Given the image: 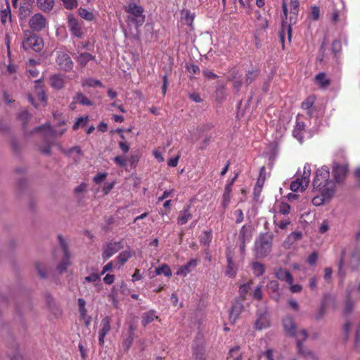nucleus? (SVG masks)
<instances>
[{
	"mask_svg": "<svg viewBox=\"0 0 360 360\" xmlns=\"http://www.w3.org/2000/svg\"><path fill=\"white\" fill-rule=\"evenodd\" d=\"M313 188L321 193L322 195L328 198H332L335 193V182L330 179L329 167L322 166L316 171V175L313 181Z\"/></svg>",
	"mask_w": 360,
	"mask_h": 360,
	"instance_id": "1",
	"label": "nucleus"
},
{
	"mask_svg": "<svg viewBox=\"0 0 360 360\" xmlns=\"http://www.w3.org/2000/svg\"><path fill=\"white\" fill-rule=\"evenodd\" d=\"M331 169L335 184L344 183L349 172V162L343 153L340 154V158L336 155L333 160Z\"/></svg>",
	"mask_w": 360,
	"mask_h": 360,
	"instance_id": "2",
	"label": "nucleus"
},
{
	"mask_svg": "<svg viewBox=\"0 0 360 360\" xmlns=\"http://www.w3.org/2000/svg\"><path fill=\"white\" fill-rule=\"evenodd\" d=\"M274 234L270 232L261 233L255 242V255L257 259L266 257L272 250Z\"/></svg>",
	"mask_w": 360,
	"mask_h": 360,
	"instance_id": "3",
	"label": "nucleus"
},
{
	"mask_svg": "<svg viewBox=\"0 0 360 360\" xmlns=\"http://www.w3.org/2000/svg\"><path fill=\"white\" fill-rule=\"evenodd\" d=\"M124 10L127 13V22L128 24L133 23L138 28L144 23V9L141 6L131 1L124 7Z\"/></svg>",
	"mask_w": 360,
	"mask_h": 360,
	"instance_id": "4",
	"label": "nucleus"
},
{
	"mask_svg": "<svg viewBox=\"0 0 360 360\" xmlns=\"http://www.w3.org/2000/svg\"><path fill=\"white\" fill-rule=\"evenodd\" d=\"M22 46L26 51L31 49L38 52L43 49L44 42L40 37L27 30L24 32Z\"/></svg>",
	"mask_w": 360,
	"mask_h": 360,
	"instance_id": "5",
	"label": "nucleus"
},
{
	"mask_svg": "<svg viewBox=\"0 0 360 360\" xmlns=\"http://www.w3.org/2000/svg\"><path fill=\"white\" fill-rule=\"evenodd\" d=\"M60 245L63 252V257L62 261L57 266V270L60 274L65 272L67 270L68 266L70 264V254L68 250V246L65 240L63 239L62 236H58Z\"/></svg>",
	"mask_w": 360,
	"mask_h": 360,
	"instance_id": "6",
	"label": "nucleus"
},
{
	"mask_svg": "<svg viewBox=\"0 0 360 360\" xmlns=\"http://www.w3.org/2000/svg\"><path fill=\"white\" fill-rule=\"evenodd\" d=\"M46 25V19L41 13L34 14L29 20V26L34 31L39 32L45 28Z\"/></svg>",
	"mask_w": 360,
	"mask_h": 360,
	"instance_id": "7",
	"label": "nucleus"
},
{
	"mask_svg": "<svg viewBox=\"0 0 360 360\" xmlns=\"http://www.w3.org/2000/svg\"><path fill=\"white\" fill-rule=\"evenodd\" d=\"M252 238V227L251 226L244 225L240 229L238 240L240 242V250L241 252L245 251V243L250 242Z\"/></svg>",
	"mask_w": 360,
	"mask_h": 360,
	"instance_id": "8",
	"label": "nucleus"
},
{
	"mask_svg": "<svg viewBox=\"0 0 360 360\" xmlns=\"http://www.w3.org/2000/svg\"><path fill=\"white\" fill-rule=\"evenodd\" d=\"M244 309L243 302L242 300H236L230 310H229V322L231 324L233 325L236 323V320L239 318L241 312Z\"/></svg>",
	"mask_w": 360,
	"mask_h": 360,
	"instance_id": "9",
	"label": "nucleus"
},
{
	"mask_svg": "<svg viewBox=\"0 0 360 360\" xmlns=\"http://www.w3.org/2000/svg\"><path fill=\"white\" fill-rule=\"evenodd\" d=\"M68 27L72 35L77 38H82L83 36L82 25L79 20L73 16L68 17Z\"/></svg>",
	"mask_w": 360,
	"mask_h": 360,
	"instance_id": "10",
	"label": "nucleus"
},
{
	"mask_svg": "<svg viewBox=\"0 0 360 360\" xmlns=\"http://www.w3.org/2000/svg\"><path fill=\"white\" fill-rule=\"evenodd\" d=\"M101 329L98 331V343L103 345L106 335L111 330V319L110 316L104 317L101 322Z\"/></svg>",
	"mask_w": 360,
	"mask_h": 360,
	"instance_id": "11",
	"label": "nucleus"
},
{
	"mask_svg": "<svg viewBox=\"0 0 360 360\" xmlns=\"http://www.w3.org/2000/svg\"><path fill=\"white\" fill-rule=\"evenodd\" d=\"M56 63L60 69L68 71L73 67V63L68 53L60 52L58 53Z\"/></svg>",
	"mask_w": 360,
	"mask_h": 360,
	"instance_id": "12",
	"label": "nucleus"
},
{
	"mask_svg": "<svg viewBox=\"0 0 360 360\" xmlns=\"http://www.w3.org/2000/svg\"><path fill=\"white\" fill-rule=\"evenodd\" d=\"M283 325L286 334L290 337L297 335V326L291 316H286L283 319Z\"/></svg>",
	"mask_w": 360,
	"mask_h": 360,
	"instance_id": "13",
	"label": "nucleus"
},
{
	"mask_svg": "<svg viewBox=\"0 0 360 360\" xmlns=\"http://www.w3.org/2000/svg\"><path fill=\"white\" fill-rule=\"evenodd\" d=\"M122 248L121 242L108 243L104 248L102 257L108 259Z\"/></svg>",
	"mask_w": 360,
	"mask_h": 360,
	"instance_id": "14",
	"label": "nucleus"
},
{
	"mask_svg": "<svg viewBox=\"0 0 360 360\" xmlns=\"http://www.w3.org/2000/svg\"><path fill=\"white\" fill-rule=\"evenodd\" d=\"M267 290L271 296V297L278 302L281 299V293L279 289V283L277 281L273 280L268 282L266 285Z\"/></svg>",
	"mask_w": 360,
	"mask_h": 360,
	"instance_id": "15",
	"label": "nucleus"
},
{
	"mask_svg": "<svg viewBox=\"0 0 360 360\" xmlns=\"http://www.w3.org/2000/svg\"><path fill=\"white\" fill-rule=\"evenodd\" d=\"M270 326L269 318L266 311L257 313V319L255 321V328L257 330H262Z\"/></svg>",
	"mask_w": 360,
	"mask_h": 360,
	"instance_id": "16",
	"label": "nucleus"
},
{
	"mask_svg": "<svg viewBox=\"0 0 360 360\" xmlns=\"http://www.w3.org/2000/svg\"><path fill=\"white\" fill-rule=\"evenodd\" d=\"M292 30L291 25H288L287 22H285V20H283L282 23H281V30L278 32V37H279L280 41L282 44L283 49H284V48H285V34H288V40H289V41H290L291 38H292Z\"/></svg>",
	"mask_w": 360,
	"mask_h": 360,
	"instance_id": "17",
	"label": "nucleus"
},
{
	"mask_svg": "<svg viewBox=\"0 0 360 360\" xmlns=\"http://www.w3.org/2000/svg\"><path fill=\"white\" fill-rule=\"evenodd\" d=\"M309 181L308 176H302L301 179L297 178L291 182L290 188L293 192H297L299 190L303 191L307 187Z\"/></svg>",
	"mask_w": 360,
	"mask_h": 360,
	"instance_id": "18",
	"label": "nucleus"
},
{
	"mask_svg": "<svg viewBox=\"0 0 360 360\" xmlns=\"http://www.w3.org/2000/svg\"><path fill=\"white\" fill-rule=\"evenodd\" d=\"M275 276L277 279L285 281L287 283L291 285L293 283V276L288 269L278 268L275 271Z\"/></svg>",
	"mask_w": 360,
	"mask_h": 360,
	"instance_id": "19",
	"label": "nucleus"
},
{
	"mask_svg": "<svg viewBox=\"0 0 360 360\" xmlns=\"http://www.w3.org/2000/svg\"><path fill=\"white\" fill-rule=\"evenodd\" d=\"M360 265V249L356 247L352 251L349 261V266L352 271H357Z\"/></svg>",
	"mask_w": 360,
	"mask_h": 360,
	"instance_id": "20",
	"label": "nucleus"
},
{
	"mask_svg": "<svg viewBox=\"0 0 360 360\" xmlns=\"http://www.w3.org/2000/svg\"><path fill=\"white\" fill-rule=\"evenodd\" d=\"M197 264L198 259H191L186 264L182 265L179 268L176 274L186 276L188 273H190L193 269L196 267Z\"/></svg>",
	"mask_w": 360,
	"mask_h": 360,
	"instance_id": "21",
	"label": "nucleus"
},
{
	"mask_svg": "<svg viewBox=\"0 0 360 360\" xmlns=\"http://www.w3.org/2000/svg\"><path fill=\"white\" fill-rule=\"evenodd\" d=\"M190 209L191 205H187L184 208V210L179 212V214L177 217L178 224L184 225L192 218V214Z\"/></svg>",
	"mask_w": 360,
	"mask_h": 360,
	"instance_id": "22",
	"label": "nucleus"
},
{
	"mask_svg": "<svg viewBox=\"0 0 360 360\" xmlns=\"http://www.w3.org/2000/svg\"><path fill=\"white\" fill-rule=\"evenodd\" d=\"M225 97V88L223 83L219 84L215 91V101L217 108L222 107Z\"/></svg>",
	"mask_w": 360,
	"mask_h": 360,
	"instance_id": "23",
	"label": "nucleus"
},
{
	"mask_svg": "<svg viewBox=\"0 0 360 360\" xmlns=\"http://www.w3.org/2000/svg\"><path fill=\"white\" fill-rule=\"evenodd\" d=\"M346 256V250L344 248L341 250L340 258L338 260V275L341 278L340 283H343L344 279L346 276V271L344 269V264H345V258Z\"/></svg>",
	"mask_w": 360,
	"mask_h": 360,
	"instance_id": "24",
	"label": "nucleus"
},
{
	"mask_svg": "<svg viewBox=\"0 0 360 360\" xmlns=\"http://www.w3.org/2000/svg\"><path fill=\"white\" fill-rule=\"evenodd\" d=\"M65 77L60 74L53 75L50 77V85L56 89H60L64 86Z\"/></svg>",
	"mask_w": 360,
	"mask_h": 360,
	"instance_id": "25",
	"label": "nucleus"
},
{
	"mask_svg": "<svg viewBox=\"0 0 360 360\" xmlns=\"http://www.w3.org/2000/svg\"><path fill=\"white\" fill-rule=\"evenodd\" d=\"M354 292V288L351 287L350 285H348L347 288V300L345 304L344 311L345 314H349L352 312L353 307H354V303L352 300V294Z\"/></svg>",
	"mask_w": 360,
	"mask_h": 360,
	"instance_id": "26",
	"label": "nucleus"
},
{
	"mask_svg": "<svg viewBox=\"0 0 360 360\" xmlns=\"http://www.w3.org/2000/svg\"><path fill=\"white\" fill-rule=\"evenodd\" d=\"M36 4L41 11L49 13L53 10L55 0H36Z\"/></svg>",
	"mask_w": 360,
	"mask_h": 360,
	"instance_id": "27",
	"label": "nucleus"
},
{
	"mask_svg": "<svg viewBox=\"0 0 360 360\" xmlns=\"http://www.w3.org/2000/svg\"><path fill=\"white\" fill-rule=\"evenodd\" d=\"M243 352L240 351V347L235 346L230 348L226 360H243Z\"/></svg>",
	"mask_w": 360,
	"mask_h": 360,
	"instance_id": "28",
	"label": "nucleus"
},
{
	"mask_svg": "<svg viewBox=\"0 0 360 360\" xmlns=\"http://www.w3.org/2000/svg\"><path fill=\"white\" fill-rule=\"evenodd\" d=\"M315 81L319 86L322 89H326L331 83L330 79L327 78L326 73L319 72L315 77Z\"/></svg>",
	"mask_w": 360,
	"mask_h": 360,
	"instance_id": "29",
	"label": "nucleus"
},
{
	"mask_svg": "<svg viewBox=\"0 0 360 360\" xmlns=\"http://www.w3.org/2000/svg\"><path fill=\"white\" fill-rule=\"evenodd\" d=\"M95 58L96 57L94 56L87 52L79 53L77 57H75L77 63L82 66H85L88 62L91 60H95Z\"/></svg>",
	"mask_w": 360,
	"mask_h": 360,
	"instance_id": "30",
	"label": "nucleus"
},
{
	"mask_svg": "<svg viewBox=\"0 0 360 360\" xmlns=\"http://www.w3.org/2000/svg\"><path fill=\"white\" fill-rule=\"evenodd\" d=\"M229 73L232 77L231 82L233 88L236 92H238L240 90V86L242 85L241 75H238V72H236L235 70L233 71H230Z\"/></svg>",
	"mask_w": 360,
	"mask_h": 360,
	"instance_id": "31",
	"label": "nucleus"
},
{
	"mask_svg": "<svg viewBox=\"0 0 360 360\" xmlns=\"http://www.w3.org/2000/svg\"><path fill=\"white\" fill-rule=\"evenodd\" d=\"M158 316L155 314V310H150L143 314L141 323L143 326H146L155 320H158Z\"/></svg>",
	"mask_w": 360,
	"mask_h": 360,
	"instance_id": "32",
	"label": "nucleus"
},
{
	"mask_svg": "<svg viewBox=\"0 0 360 360\" xmlns=\"http://www.w3.org/2000/svg\"><path fill=\"white\" fill-rule=\"evenodd\" d=\"M226 276L234 277L236 275L237 268L231 257H226Z\"/></svg>",
	"mask_w": 360,
	"mask_h": 360,
	"instance_id": "33",
	"label": "nucleus"
},
{
	"mask_svg": "<svg viewBox=\"0 0 360 360\" xmlns=\"http://www.w3.org/2000/svg\"><path fill=\"white\" fill-rule=\"evenodd\" d=\"M335 304V297L331 294L327 293L325 294L321 300L320 304L325 308H327L330 306H334Z\"/></svg>",
	"mask_w": 360,
	"mask_h": 360,
	"instance_id": "34",
	"label": "nucleus"
},
{
	"mask_svg": "<svg viewBox=\"0 0 360 360\" xmlns=\"http://www.w3.org/2000/svg\"><path fill=\"white\" fill-rule=\"evenodd\" d=\"M82 86L83 87L89 86V87H95L100 86L103 87V85L101 82L98 79H95L93 78H86L82 80Z\"/></svg>",
	"mask_w": 360,
	"mask_h": 360,
	"instance_id": "35",
	"label": "nucleus"
},
{
	"mask_svg": "<svg viewBox=\"0 0 360 360\" xmlns=\"http://www.w3.org/2000/svg\"><path fill=\"white\" fill-rule=\"evenodd\" d=\"M74 100L76 101L77 103L82 105L91 106L93 105V102L91 101L86 96H85L82 93H77V94L74 97Z\"/></svg>",
	"mask_w": 360,
	"mask_h": 360,
	"instance_id": "36",
	"label": "nucleus"
},
{
	"mask_svg": "<svg viewBox=\"0 0 360 360\" xmlns=\"http://www.w3.org/2000/svg\"><path fill=\"white\" fill-rule=\"evenodd\" d=\"M331 51L334 54V57L335 58H338L342 52V43L340 40L335 39L333 41L331 44Z\"/></svg>",
	"mask_w": 360,
	"mask_h": 360,
	"instance_id": "37",
	"label": "nucleus"
},
{
	"mask_svg": "<svg viewBox=\"0 0 360 360\" xmlns=\"http://www.w3.org/2000/svg\"><path fill=\"white\" fill-rule=\"evenodd\" d=\"M11 20V12L8 6L0 12V20L3 25H6L8 20Z\"/></svg>",
	"mask_w": 360,
	"mask_h": 360,
	"instance_id": "38",
	"label": "nucleus"
},
{
	"mask_svg": "<svg viewBox=\"0 0 360 360\" xmlns=\"http://www.w3.org/2000/svg\"><path fill=\"white\" fill-rule=\"evenodd\" d=\"M133 253L131 251H122L117 257V259L120 264V265H124V263L127 262L128 259L131 257Z\"/></svg>",
	"mask_w": 360,
	"mask_h": 360,
	"instance_id": "39",
	"label": "nucleus"
},
{
	"mask_svg": "<svg viewBox=\"0 0 360 360\" xmlns=\"http://www.w3.org/2000/svg\"><path fill=\"white\" fill-rule=\"evenodd\" d=\"M36 84H35V89H36V91H37V94L38 95V98L40 101H41L42 102H46V94L44 91V89H42V86L41 85V81L40 79H38L35 82Z\"/></svg>",
	"mask_w": 360,
	"mask_h": 360,
	"instance_id": "40",
	"label": "nucleus"
},
{
	"mask_svg": "<svg viewBox=\"0 0 360 360\" xmlns=\"http://www.w3.org/2000/svg\"><path fill=\"white\" fill-rule=\"evenodd\" d=\"M157 275L164 274L165 276L169 277L172 276V271L167 264H162V266L155 269Z\"/></svg>",
	"mask_w": 360,
	"mask_h": 360,
	"instance_id": "41",
	"label": "nucleus"
},
{
	"mask_svg": "<svg viewBox=\"0 0 360 360\" xmlns=\"http://www.w3.org/2000/svg\"><path fill=\"white\" fill-rule=\"evenodd\" d=\"M89 120V116L79 117L77 119L76 122L73 124L72 129L76 131L79 127H84L86 126Z\"/></svg>",
	"mask_w": 360,
	"mask_h": 360,
	"instance_id": "42",
	"label": "nucleus"
},
{
	"mask_svg": "<svg viewBox=\"0 0 360 360\" xmlns=\"http://www.w3.org/2000/svg\"><path fill=\"white\" fill-rule=\"evenodd\" d=\"M316 97L314 96H309L302 103L301 108L304 110H310L314 106Z\"/></svg>",
	"mask_w": 360,
	"mask_h": 360,
	"instance_id": "43",
	"label": "nucleus"
},
{
	"mask_svg": "<svg viewBox=\"0 0 360 360\" xmlns=\"http://www.w3.org/2000/svg\"><path fill=\"white\" fill-rule=\"evenodd\" d=\"M212 232L210 231H204L200 236V242L204 245H209L212 240Z\"/></svg>",
	"mask_w": 360,
	"mask_h": 360,
	"instance_id": "44",
	"label": "nucleus"
},
{
	"mask_svg": "<svg viewBox=\"0 0 360 360\" xmlns=\"http://www.w3.org/2000/svg\"><path fill=\"white\" fill-rule=\"evenodd\" d=\"M259 70H252L247 72L245 82L248 85L251 84L253 81H255L257 77L259 76Z\"/></svg>",
	"mask_w": 360,
	"mask_h": 360,
	"instance_id": "45",
	"label": "nucleus"
},
{
	"mask_svg": "<svg viewBox=\"0 0 360 360\" xmlns=\"http://www.w3.org/2000/svg\"><path fill=\"white\" fill-rule=\"evenodd\" d=\"M78 13L82 18L85 19L88 21H92L95 18L94 14L92 12H89L86 9L83 8H80L78 10Z\"/></svg>",
	"mask_w": 360,
	"mask_h": 360,
	"instance_id": "46",
	"label": "nucleus"
},
{
	"mask_svg": "<svg viewBox=\"0 0 360 360\" xmlns=\"http://www.w3.org/2000/svg\"><path fill=\"white\" fill-rule=\"evenodd\" d=\"M134 336L132 335H127L122 342V346L124 348V352H127L133 344Z\"/></svg>",
	"mask_w": 360,
	"mask_h": 360,
	"instance_id": "47",
	"label": "nucleus"
},
{
	"mask_svg": "<svg viewBox=\"0 0 360 360\" xmlns=\"http://www.w3.org/2000/svg\"><path fill=\"white\" fill-rule=\"evenodd\" d=\"M326 313V308L319 304V309L316 312H315L313 316H311V319L314 321H320L323 319Z\"/></svg>",
	"mask_w": 360,
	"mask_h": 360,
	"instance_id": "48",
	"label": "nucleus"
},
{
	"mask_svg": "<svg viewBox=\"0 0 360 360\" xmlns=\"http://www.w3.org/2000/svg\"><path fill=\"white\" fill-rule=\"evenodd\" d=\"M252 269L255 271V274L257 276H260L265 272V267L264 264L258 262H255L252 263Z\"/></svg>",
	"mask_w": 360,
	"mask_h": 360,
	"instance_id": "49",
	"label": "nucleus"
},
{
	"mask_svg": "<svg viewBox=\"0 0 360 360\" xmlns=\"http://www.w3.org/2000/svg\"><path fill=\"white\" fill-rule=\"evenodd\" d=\"M79 311L82 319H84L86 316V309L85 307L86 301L83 298H79L78 300Z\"/></svg>",
	"mask_w": 360,
	"mask_h": 360,
	"instance_id": "50",
	"label": "nucleus"
},
{
	"mask_svg": "<svg viewBox=\"0 0 360 360\" xmlns=\"http://www.w3.org/2000/svg\"><path fill=\"white\" fill-rule=\"evenodd\" d=\"M64 7L68 10H72L77 7L78 0H62Z\"/></svg>",
	"mask_w": 360,
	"mask_h": 360,
	"instance_id": "51",
	"label": "nucleus"
},
{
	"mask_svg": "<svg viewBox=\"0 0 360 360\" xmlns=\"http://www.w3.org/2000/svg\"><path fill=\"white\" fill-rule=\"evenodd\" d=\"M331 198H328L321 195V197L316 196L312 199V203L315 206H319L324 204L325 202H328Z\"/></svg>",
	"mask_w": 360,
	"mask_h": 360,
	"instance_id": "52",
	"label": "nucleus"
},
{
	"mask_svg": "<svg viewBox=\"0 0 360 360\" xmlns=\"http://www.w3.org/2000/svg\"><path fill=\"white\" fill-rule=\"evenodd\" d=\"M300 3L298 0H292L290 1V14L297 16Z\"/></svg>",
	"mask_w": 360,
	"mask_h": 360,
	"instance_id": "53",
	"label": "nucleus"
},
{
	"mask_svg": "<svg viewBox=\"0 0 360 360\" xmlns=\"http://www.w3.org/2000/svg\"><path fill=\"white\" fill-rule=\"evenodd\" d=\"M298 352L304 356L310 357L312 360H318V357L312 352L304 347L302 350L298 351Z\"/></svg>",
	"mask_w": 360,
	"mask_h": 360,
	"instance_id": "54",
	"label": "nucleus"
},
{
	"mask_svg": "<svg viewBox=\"0 0 360 360\" xmlns=\"http://www.w3.org/2000/svg\"><path fill=\"white\" fill-rule=\"evenodd\" d=\"M318 252L316 251H314L311 254H310L307 259V263L311 265L314 266L316 264L317 259H318Z\"/></svg>",
	"mask_w": 360,
	"mask_h": 360,
	"instance_id": "55",
	"label": "nucleus"
},
{
	"mask_svg": "<svg viewBox=\"0 0 360 360\" xmlns=\"http://www.w3.org/2000/svg\"><path fill=\"white\" fill-rule=\"evenodd\" d=\"M100 281H101V278H100V276L98 274H92L90 276H86L84 278V283H85L86 282L97 283V282H100Z\"/></svg>",
	"mask_w": 360,
	"mask_h": 360,
	"instance_id": "56",
	"label": "nucleus"
},
{
	"mask_svg": "<svg viewBox=\"0 0 360 360\" xmlns=\"http://www.w3.org/2000/svg\"><path fill=\"white\" fill-rule=\"evenodd\" d=\"M18 118L19 120L22 121L23 125H25L30 118V114L27 110H23L18 114Z\"/></svg>",
	"mask_w": 360,
	"mask_h": 360,
	"instance_id": "57",
	"label": "nucleus"
},
{
	"mask_svg": "<svg viewBox=\"0 0 360 360\" xmlns=\"http://www.w3.org/2000/svg\"><path fill=\"white\" fill-rule=\"evenodd\" d=\"M187 70L192 74H198L200 73V68L198 65L194 63H189L186 65Z\"/></svg>",
	"mask_w": 360,
	"mask_h": 360,
	"instance_id": "58",
	"label": "nucleus"
},
{
	"mask_svg": "<svg viewBox=\"0 0 360 360\" xmlns=\"http://www.w3.org/2000/svg\"><path fill=\"white\" fill-rule=\"evenodd\" d=\"M320 9L319 6H314L311 7V16L312 20H318L319 18Z\"/></svg>",
	"mask_w": 360,
	"mask_h": 360,
	"instance_id": "59",
	"label": "nucleus"
},
{
	"mask_svg": "<svg viewBox=\"0 0 360 360\" xmlns=\"http://www.w3.org/2000/svg\"><path fill=\"white\" fill-rule=\"evenodd\" d=\"M194 20V15L192 14L190 11H186L185 12V23L190 26L192 25Z\"/></svg>",
	"mask_w": 360,
	"mask_h": 360,
	"instance_id": "60",
	"label": "nucleus"
},
{
	"mask_svg": "<svg viewBox=\"0 0 360 360\" xmlns=\"http://www.w3.org/2000/svg\"><path fill=\"white\" fill-rule=\"evenodd\" d=\"M290 206L286 202H281L280 205L279 212L282 214H288L290 212Z\"/></svg>",
	"mask_w": 360,
	"mask_h": 360,
	"instance_id": "61",
	"label": "nucleus"
},
{
	"mask_svg": "<svg viewBox=\"0 0 360 360\" xmlns=\"http://www.w3.org/2000/svg\"><path fill=\"white\" fill-rule=\"evenodd\" d=\"M306 111L307 115L311 118L318 117L319 108L316 105L312 106L310 110H307Z\"/></svg>",
	"mask_w": 360,
	"mask_h": 360,
	"instance_id": "62",
	"label": "nucleus"
},
{
	"mask_svg": "<svg viewBox=\"0 0 360 360\" xmlns=\"http://www.w3.org/2000/svg\"><path fill=\"white\" fill-rule=\"evenodd\" d=\"M253 298L257 300H262V291L261 286H257L253 292Z\"/></svg>",
	"mask_w": 360,
	"mask_h": 360,
	"instance_id": "63",
	"label": "nucleus"
},
{
	"mask_svg": "<svg viewBox=\"0 0 360 360\" xmlns=\"http://www.w3.org/2000/svg\"><path fill=\"white\" fill-rule=\"evenodd\" d=\"M115 162L120 167H124L127 164V159L123 156L117 155L114 158Z\"/></svg>",
	"mask_w": 360,
	"mask_h": 360,
	"instance_id": "64",
	"label": "nucleus"
}]
</instances>
